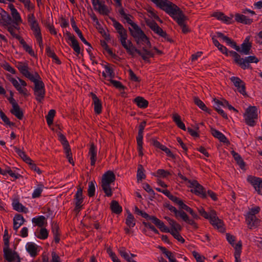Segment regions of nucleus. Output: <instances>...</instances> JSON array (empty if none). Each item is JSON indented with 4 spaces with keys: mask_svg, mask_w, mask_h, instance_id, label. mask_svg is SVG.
I'll list each match as a JSON object with an SVG mask.
<instances>
[{
    "mask_svg": "<svg viewBox=\"0 0 262 262\" xmlns=\"http://www.w3.org/2000/svg\"><path fill=\"white\" fill-rule=\"evenodd\" d=\"M10 112L19 120L23 119L24 117V113L20 109L18 104L13 106L12 108L10 110Z\"/></svg>",
    "mask_w": 262,
    "mask_h": 262,
    "instance_id": "36",
    "label": "nucleus"
},
{
    "mask_svg": "<svg viewBox=\"0 0 262 262\" xmlns=\"http://www.w3.org/2000/svg\"><path fill=\"white\" fill-rule=\"evenodd\" d=\"M170 226L171 228L170 229V231H172L173 232H180L182 230L181 226L176 221H174L173 223L171 224Z\"/></svg>",
    "mask_w": 262,
    "mask_h": 262,
    "instance_id": "60",
    "label": "nucleus"
},
{
    "mask_svg": "<svg viewBox=\"0 0 262 262\" xmlns=\"http://www.w3.org/2000/svg\"><path fill=\"white\" fill-rule=\"evenodd\" d=\"M234 85L237 88V91L243 95H246L245 83L238 77L233 76L230 78Z\"/></svg>",
    "mask_w": 262,
    "mask_h": 262,
    "instance_id": "11",
    "label": "nucleus"
},
{
    "mask_svg": "<svg viewBox=\"0 0 262 262\" xmlns=\"http://www.w3.org/2000/svg\"><path fill=\"white\" fill-rule=\"evenodd\" d=\"M118 12L119 14L121 15L122 17H123L124 19L126 20V22L129 24L132 28L134 25H137L135 23L133 22L130 18V17H132V16L130 14H127L124 10L123 8H121L119 9Z\"/></svg>",
    "mask_w": 262,
    "mask_h": 262,
    "instance_id": "40",
    "label": "nucleus"
},
{
    "mask_svg": "<svg viewBox=\"0 0 262 262\" xmlns=\"http://www.w3.org/2000/svg\"><path fill=\"white\" fill-rule=\"evenodd\" d=\"M231 153L239 167L242 169H245L246 164L242 157L234 150L231 151Z\"/></svg>",
    "mask_w": 262,
    "mask_h": 262,
    "instance_id": "34",
    "label": "nucleus"
},
{
    "mask_svg": "<svg viewBox=\"0 0 262 262\" xmlns=\"http://www.w3.org/2000/svg\"><path fill=\"white\" fill-rule=\"evenodd\" d=\"M25 220L20 214H16L13 218V229L17 231L19 227L22 225Z\"/></svg>",
    "mask_w": 262,
    "mask_h": 262,
    "instance_id": "27",
    "label": "nucleus"
},
{
    "mask_svg": "<svg viewBox=\"0 0 262 262\" xmlns=\"http://www.w3.org/2000/svg\"><path fill=\"white\" fill-rule=\"evenodd\" d=\"M127 216L126 219L125 224L129 227H134L136 225V220L133 215L127 210Z\"/></svg>",
    "mask_w": 262,
    "mask_h": 262,
    "instance_id": "46",
    "label": "nucleus"
},
{
    "mask_svg": "<svg viewBox=\"0 0 262 262\" xmlns=\"http://www.w3.org/2000/svg\"><path fill=\"white\" fill-rule=\"evenodd\" d=\"M245 123L253 127L256 125L255 120L258 118L257 108L255 106H249L244 114Z\"/></svg>",
    "mask_w": 262,
    "mask_h": 262,
    "instance_id": "3",
    "label": "nucleus"
},
{
    "mask_svg": "<svg viewBox=\"0 0 262 262\" xmlns=\"http://www.w3.org/2000/svg\"><path fill=\"white\" fill-rule=\"evenodd\" d=\"M110 82L117 89L120 90H124L126 87L124 86L122 83L119 81L113 79L110 80Z\"/></svg>",
    "mask_w": 262,
    "mask_h": 262,
    "instance_id": "59",
    "label": "nucleus"
},
{
    "mask_svg": "<svg viewBox=\"0 0 262 262\" xmlns=\"http://www.w3.org/2000/svg\"><path fill=\"white\" fill-rule=\"evenodd\" d=\"M10 8L11 9L12 17L15 20V23L17 25V22H20L21 21L20 15L12 4L10 5Z\"/></svg>",
    "mask_w": 262,
    "mask_h": 262,
    "instance_id": "44",
    "label": "nucleus"
},
{
    "mask_svg": "<svg viewBox=\"0 0 262 262\" xmlns=\"http://www.w3.org/2000/svg\"><path fill=\"white\" fill-rule=\"evenodd\" d=\"M32 222L39 227H42L47 223L46 217L43 215L33 218Z\"/></svg>",
    "mask_w": 262,
    "mask_h": 262,
    "instance_id": "41",
    "label": "nucleus"
},
{
    "mask_svg": "<svg viewBox=\"0 0 262 262\" xmlns=\"http://www.w3.org/2000/svg\"><path fill=\"white\" fill-rule=\"evenodd\" d=\"M94 7V9L98 11L100 14L107 15L110 13V11L107 8V7L104 4H102L101 2L99 1V2L97 4V5H95Z\"/></svg>",
    "mask_w": 262,
    "mask_h": 262,
    "instance_id": "30",
    "label": "nucleus"
},
{
    "mask_svg": "<svg viewBox=\"0 0 262 262\" xmlns=\"http://www.w3.org/2000/svg\"><path fill=\"white\" fill-rule=\"evenodd\" d=\"M39 232L38 229L35 232V236L39 239H46L48 238L49 235V231L46 228L40 227Z\"/></svg>",
    "mask_w": 262,
    "mask_h": 262,
    "instance_id": "39",
    "label": "nucleus"
},
{
    "mask_svg": "<svg viewBox=\"0 0 262 262\" xmlns=\"http://www.w3.org/2000/svg\"><path fill=\"white\" fill-rule=\"evenodd\" d=\"M28 21L29 23L31 30L33 32L35 37L41 35L39 24L33 14H30L28 15Z\"/></svg>",
    "mask_w": 262,
    "mask_h": 262,
    "instance_id": "9",
    "label": "nucleus"
},
{
    "mask_svg": "<svg viewBox=\"0 0 262 262\" xmlns=\"http://www.w3.org/2000/svg\"><path fill=\"white\" fill-rule=\"evenodd\" d=\"M0 10L1 15V21H2V23L1 24H3V25L4 26H7L10 25L12 22V18L8 12L2 8L0 9Z\"/></svg>",
    "mask_w": 262,
    "mask_h": 262,
    "instance_id": "21",
    "label": "nucleus"
},
{
    "mask_svg": "<svg viewBox=\"0 0 262 262\" xmlns=\"http://www.w3.org/2000/svg\"><path fill=\"white\" fill-rule=\"evenodd\" d=\"M101 187L106 196L111 197L112 195L113 192L110 185L101 184Z\"/></svg>",
    "mask_w": 262,
    "mask_h": 262,
    "instance_id": "58",
    "label": "nucleus"
},
{
    "mask_svg": "<svg viewBox=\"0 0 262 262\" xmlns=\"http://www.w3.org/2000/svg\"><path fill=\"white\" fill-rule=\"evenodd\" d=\"M12 205L13 209L18 212L27 213L28 211V209L19 203L18 199H13Z\"/></svg>",
    "mask_w": 262,
    "mask_h": 262,
    "instance_id": "26",
    "label": "nucleus"
},
{
    "mask_svg": "<svg viewBox=\"0 0 262 262\" xmlns=\"http://www.w3.org/2000/svg\"><path fill=\"white\" fill-rule=\"evenodd\" d=\"M193 102L202 110L210 114L211 110L207 108L205 103L199 97H194Z\"/></svg>",
    "mask_w": 262,
    "mask_h": 262,
    "instance_id": "38",
    "label": "nucleus"
},
{
    "mask_svg": "<svg viewBox=\"0 0 262 262\" xmlns=\"http://www.w3.org/2000/svg\"><path fill=\"white\" fill-rule=\"evenodd\" d=\"M234 17L236 21L245 25H250L253 22V19L239 13H235Z\"/></svg>",
    "mask_w": 262,
    "mask_h": 262,
    "instance_id": "19",
    "label": "nucleus"
},
{
    "mask_svg": "<svg viewBox=\"0 0 262 262\" xmlns=\"http://www.w3.org/2000/svg\"><path fill=\"white\" fill-rule=\"evenodd\" d=\"M180 232H173L172 231H170V233L173 236V237L177 239L179 242L181 243H184L185 242V239L180 234Z\"/></svg>",
    "mask_w": 262,
    "mask_h": 262,
    "instance_id": "61",
    "label": "nucleus"
},
{
    "mask_svg": "<svg viewBox=\"0 0 262 262\" xmlns=\"http://www.w3.org/2000/svg\"><path fill=\"white\" fill-rule=\"evenodd\" d=\"M135 103L139 107L141 108H145L148 106V102L143 97L138 96L136 97L134 100Z\"/></svg>",
    "mask_w": 262,
    "mask_h": 262,
    "instance_id": "32",
    "label": "nucleus"
},
{
    "mask_svg": "<svg viewBox=\"0 0 262 262\" xmlns=\"http://www.w3.org/2000/svg\"><path fill=\"white\" fill-rule=\"evenodd\" d=\"M71 26L73 29V30L75 31V32L77 34L78 36L81 39V40L85 44L89 45V42L86 41L85 38L83 37V34L80 31V30L76 26V22L74 19V17L73 16L71 18Z\"/></svg>",
    "mask_w": 262,
    "mask_h": 262,
    "instance_id": "23",
    "label": "nucleus"
},
{
    "mask_svg": "<svg viewBox=\"0 0 262 262\" xmlns=\"http://www.w3.org/2000/svg\"><path fill=\"white\" fill-rule=\"evenodd\" d=\"M0 117L4 122L10 127L15 126V123L11 122L6 114L1 110L0 111Z\"/></svg>",
    "mask_w": 262,
    "mask_h": 262,
    "instance_id": "53",
    "label": "nucleus"
},
{
    "mask_svg": "<svg viewBox=\"0 0 262 262\" xmlns=\"http://www.w3.org/2000/svg\"><path fill=\"white\" fill-rule=\"evenodd\" d=\"M115 180L116 176L113 171L108 170L102 175L101 184L111 185Z\"/></svg>",
    "mask_w": 262,
    "mask_h": 262,
    "instance_id": "16",
    "label": "nucleus"
},
{
    "mask_svg": "<svg viewBox=\"0 0 262 262\" xmlns=\"http://www.w3.org/2000/svg\"><path fill=\"white\" fill-rule=\"evenodd\" d=\"M110 18L113 21V26L117 30L118 33L125 30L123 26L119 22L117 21L115 18L114 17H110Z\"/></svg>",
    "mask_w": 262,
    "mask_h": 262,
    "instance_id": "52",
    "label": "nucleus"
},
{
    "mask_svg": "<svg viewBox=\"0 0 262 262\" xmlns=\"http://www.w3.org/2000/svg\"><path fill=\"white\" fill-rule=\"evenodd\" d=\"M26 250L33 257H35L37 255V246L33 243H28L27 244Z\"/></svg>",
    "mask_w": 262,
    "mask_h": 262,
    "instance_id": "35",
    "label": "nucleus"
},
{
    "mask_svg": "<svg viewBox=\"0 0 262 262\" xmlns=\"http://www.w3.org/2000/svg\"><path fill=\"white\" fill-rule=\"evenodd\" d=\"M198 211L200 214L206 219H208L209 221L212 219V216L215 215L216 211L214 210H211L210 214L208 213L203 208L198 209Z\"/></svg>",
    "mask_w": 262,
    "mask_h": 262,
    "instance_id": "43",
    "label": "nucleus"
},
{
    "mask_svg": "<svg viewBox=\"0 0 262 262\" xmlns=\"http://www.w3.org/2000/svg\"><path fill=\"white\" fill-rule=\"evenodd\" d=\"M83 189L80 185L77 187V192L74 195V200H75V210H79L81 207V204L83 201Z\"/></svg>",
    "mask_w": 262,
    "mask_h": 262,
    "instance_id": "13",
    "label": "nucleus"
},
{
    "mask_svg": "<svg viewBox=\"0 0 262 262\" xmlns=\"http://www.w3.org/2000/svg\"><path fill=\"white\" fill-rule=\"evenodd\" d=\"M143 188L145 190H146L148 193L152 195V198H154V195H155V191L150 187V186L148 183H145L144 184Z\"/></svg>",
    "mask_w": 262,
    "mask_h": 262,
    "instance_id": "64",
    "label": "nucleus"
},
{
    "mask_svg": "<svg viewBox=\"0 0 262 262\" xmlns=\"http://www.w3.org/2000/svg\"><path fill=\"white\" fill-rule=\"evenodd\" d=\"M89 155L90 157L91 165L94 166L97 160V149L93 143L91 144L89 151Z\"/></svg>",
    "mask_w": 262,
    "mask_h": 262,
    "instance_id": "20",
    "label": "nucleus"
},
{
    "mask_svg": "<svg viewBox=\"0 0 262 262\" xmlns=\"http://www.w3.org/2000/svg\"><path fill=\"white\" fill-rule=\"evenodd\" d=\"M178 220L181 219L183 221L186 223L189 220V217L188 215L183 210H180L178 212L177 216H175Z\"/></svg>",
    "mask_w": 262,
    "mask_h": 262,
    "instance_id": "54",
    "label": "nucleus"
},
{
    "mask_svg": "<svg viewBox=\"0 0 262 262\" xmlns=\"http://www.w3.org/2000/svg\"><path fill=\"white\" fill-rule=\"evenodd\" d=\"M212 16L216 18L219 20H222L227 24H231L233 23L231 17L225 15L222 12H215L213 14Z\"/></svg>",
    "mask_w": 262,
    "mask_h": 262,
    "instance_id": "28",
    "label": "nucleus"
},
{
    "mask_svg": "<svg viewBox=\"0 0 262 262\" xmlns=\"http://www.w3.org/2000/svg\"><path fill=\"white\" fill-rule=\"evenodd\" d=\"M95 182L91 181L89 183L88 194L89 197H93L95 194Z\"/></svg>",
    "mask_w": 262,
    "mask_h": 262,
    "instance_id": "57",
    "label": "nucleus"
},
{
    "mask_svg": "<svg viewBox=\"0 0 262 262\" xmlns=\"http://www.w3.org/2000/svg\"><path fill=\"white\" fill-rule=\"evenodd\" d=\"M229 53L230 55L234 58V62L243 70L251 69L249 63H257L259 61V59L255 56H249L243 58L235 51H230Z\"/></svg>",
    "mask_w": 262,
    "mask_h": 262,
    "instance_id": "2",
    "label": "nucleus"
},
{
    "mask_svg": "<svg viewBox=\"0 0 262 262\" xmlns=\"http://www.w3.org/2000/svg\"><path fill=\"white\" fill-rule=\"evenodd\" d=\"M58 140L60 142L62 146H66L69 144L68 141L67 140L66 136L62 134L59 133L58 134Z\"/></svg>",
    "mask_w": 262,
    "mask_h": 262,
    "instance_id": "62",
    "label": "nucleus"
},
{
    "mask_svg": "<svg viewBox=\"0 0 262 262\" xmlns=\"http://www.w3.org/2000/svg\"><path fill=\"white\" fill-rule=\"evenodd\" d=\"M210 132L212 135L214 137L218 139L220 142L224 143L229 144V141L226 137V136L219 130L216 129L214 128L211 127Z\"/></svg>",
    "mask_w": 262,
    "mask_h": 262,
    "instance_id": "18",
    "label": "nucleus"
},
{
    "mask_svg": "<svg viewBox=\"0 0 262 262\" xmlns=\"http://www.w3.org/2000/svg\"><path fill=\"white\" fill-rule=\"evenodd\" d=\"M151 1L172 17L181 27L183 33L186 34L190 31L185 23V21L188 19L187 17L176 5L168 0H151Z\"/></svg>",
    "mask_w": 262,
    "mask_h": 262,
    "instance_id": "1",
    "label": "nucleus"
},
{
    "mask_svg": "<svg viewBox=\"0 0 262 262\" xmlns=\"http://www.w3.org/2000/svg\"><path fill=\"white\" fill-rule=\"evenodd\" d=\"M142 51L143 52L137 49L136 47H133L132 50L133 53L132 54L129 55L134 56L135 52H136L142 57L143 60L148 63H150V61L149 60V57H154L155 56V54L152 52V51L147 50L145 47H143Z\"/></svg>",
    "mask_w": 262,
    "mask_h": 262,
    "instance_id": "7",
    "label": "nucleus"
},
{
    "mask_svg": "<svg viewBox=\"0 0 262 262\" xmlns=\"http://www.w3.org/2000/svg\"><path fill=\"white\" fill-rule=\"evenodd\" d=\"M154 222H152L161 231L165 233H169L170 229L166 226L164 223L160 220L158 219L157 217H153Z\"/></svg>",
    "mask_w": 262,
    "mask_h": 262,
    "instance_id": "29",
    "label": "nucleus"
},
{
    "mask_svg": "<svg viewBox=\"0 0 262 262\" xmlns=\"http://www.w3.org/2000/svg\"><path fill=\"white\" fill-rule=\"evenodd\" d=\"M128 72L130 80L135 82H140L141 81L140 79L136 76L132 69H129Z\"/></svg>",
    "mask_w": 262,
    "mask_h": 262,
    "instance_id": "63",
    "label": "nucleus"
},
{
    "mask_svg": "<svg viewBox=\"0 0 262 262\" xmlns=\"http://www.w3.org/2000/svg\"><path fill=\"white\" fill-rule=\"evenodd\" d=\"M4 258L8 262L14 261L13 251L10 248L9 246H5L3 248Z\"/></svg>",
    "mask_w": 262,
    "mask_h": 262,
    "instance_id": "25",
    "label": "nucleus"
},
{
    "mask_svg": "<svg viewBox=\"0 0 262 262\" xmlns=\"http://www.w3.org/2000/svg\"><path fill=\"white\" fill-rule=\"evenodd\" d=\"M93 102L94 104V112L96 114H100L102 112V103L101 101L98 97L93 93H91Z\"/></svg>",
    "mask_w": 262,
    "mask_h": 262,
    "instance_id": "17",
    "label": "nucleus"
},
{
    "mask_svg": "<svg viewBox=\"0 0 262 262\" xmlns=\"http://www.w3.org/2000/svg\"><path fill=\"white\" fill-rule=\"evenodd\" d=\"M250 36H248L246 37L243 42L241 44V47H239L238 52L244 54L245 55H248L250 53V50L252 48V42L250 41Z\"/></svg>",
    "mask_w": 262,
    "mask_h": 262,
    "instance_id": "12",
    "label": "nucleus"
},
{
    "mask_svg": "<svg viewBox=\"0 0 262 262\" xmlns=\"http://www.w3.org/2000/svg\"><path fill=\"white\" fill-rule=\"evenodd\" d=\"M70 41H71V43L69 44L70 46L73 48L77 54H79L80 53V48L77 40L75 38Z\"/></svg>",
    "mask_w": 262,
    "mask_h": 262,
    "instance_id": "49",
    "label": "nucleus"
},
{
    "mask_svg": "<svg viewBox=\"0 0 262 262\" xmlns=\"http://www.w3.org/2000/svg\"><path fill=\"white\" fill-rule=\"evenodd\" d=\"M210 223L212 226L216 227L218 229H220L221 231H222L225 229L223 228L224 223L223 221L217 217L216 212L215 215H213L210 221Z\"/></svg>",
    "mask_w": 262,
    "mask_h": 262,
    "instance_id": "24",
    "label": "nucleus"
},
{
    "mask_svg": "<svg viewBox=\"0 0 262 262\" xmlns=\"http://www.w3.org/2000/svg\"><path fill=\"white\" fill-rule=\"evenodd\" d=\"M43 185L42 184H38L37 187L34 190L32 197L33 199L39 198L41 195V193L43 190Z\"/></svg>",
    "mask_w": 262,
    "mask_h": 262,
    "instance_id": "55",
    "label": "nucleus"
},
{
    "mask_svg": "<svg viewBox=\"0 0 262 262\" xmlns=\"http://www.w3.org/2000/svg\"><path fill=\"white\" fill-rule=\"evenodd\" d=\"M145 23L146 25L155 33L164 38L165 40L168 42L171 43L173 42V39L169 36L166 31H164L161 27H160L155 20L146 19Z\"/></svg>",
    "mask_w": 262,
    "mask_h": 262,
    "instance_id": "4",
    "label": "nucleus"
},
{
    "mask_svg": "<svg viewBox=\"0 0 262 262\" xmlns=\"http://www.w3.org/2000/svg\"><path fill=\"white\" fill-rule=\"evenodd\" d=\"M216 37L222 38L226 43L232 47L236 51L238 52L239 50V46H237L236 43L229 37L225 36L223 33L220 32H216Z\"/></svg>",
    "mask_w": 262,
    "mask_h": 262,
    "instance_id": "15",
    "label": "nucleus"
},
{
    "mask_svg": "<svg viewBox=\"0 0 262 262\" xmlns=\"http://www.w3.org/2000/svg\"><path fill=\"white\" fill-rule=\"evenodd\" d=\"M128 31L130 35L135 39L137 45H140V41L141 40H143V38H146L145 37H146L144 32L137 24L134 25L133 28L129 27Z\"/></svg>",
    "mask_w": 262,
    "mask_h": 262,
    "instance_id": "6",
    "label": "nucleus"
},
{
    "mask_svg": "<svg viewBox=\"0 0 262 262\" xmlns=\"http://www.w3.org/2000/svg\"><path fill=\"white\" fill-rule=\"evenodd\" d=\"M246 221L250 228L256 227L260 222V220L256 218L255 215H252L248 214L246 216Z\"/></svg>",
    "mask_w": 262,
    "mask_h": 262,
    "instance_id": "22",
    "label": "nucleus"
},
{
    "mask_svg": "<svg viewBox=\"0 0 262 262\" xmlns=\"http://www.w3.org/2000/svg\"><path fill=\"white\" fill-rule=\"evenodd\" d=\"M172 121L176 123L177 126L180 129L186 130V128L184 123L182 121L181 116L177 113H173L172 115Z\"/></svg>",
    "mask_w": 262,
    "mask_h": 262,
    "instance_id": "31",
    "label": "nucleus"
},
{
    "mask_svg": "<svg viewBox=\"0 0 262 262\" xmlns=\"http://www.w3.org/2000/svg\"><path fill=\"white\" fill-rule=\"evenodd\" d=\"M56 112L54 110H51L49 111L48 115L46 116V120L48 125L50 126L53 124V119L55 115Z\"/></svg>",
    "mask_w": 262,
    "mask_h": 262,
    "instance_id": "50",
    "label": "nucleus"
},
{
    "mask_svg": "<svg viewBox=\"0 0 262 262\" xmlns=\"http://www.w3.org/2000/svg\"><path fill=\"white\" fill-rule=\"evenodd\" d=\"M15 152L26 162L30 163L32 160L27 156L25 152L16 146H14Z\"/></svg>",
    "mask_w": 262,
    "mask_h": 262,
    "instance_id": "42",
    "label": "nucleus"
},
{
    "mask_svg": "<svg viewBox=\"0 0 262 262\" xmlns=\"http://www.w3.org/2000/svg\"><path fill=\"white\" fill-rule=\"evenodd\" d=\"M190 184L191 192L195 195L199 196L202 199L207 198V193L205 188L200 184L196 180L189 181Z\"/></svg>",
    "mask_w": 262,
    "mask_h": 262,
    "instance_id": "5",
    "label": "nucleus"
},
{
    "mask_svg": "<svg viewBox=\"0 0 262 262\" xmlns=\"http://www.w3.org/2000/svg\"><path fill=\"white\" fill-rule=\"evenodd\" d=\"M110 208L112 211L116 214H119L122 211V207L119 205V203L115 200H113L111 202Z\"/></svg>",
    "mask_w": 262,
    "mask_h": 262,
    "instance_id": "37",
    "label": "nucleus"
},
{
    "mask_svg": "<svg viewBox=\"0 0 262 262\" xmlns=\"http://www.w3.org/2000/svg\"><path fill=\"white\" fill-rule=\"evenodd\" d=\"M144 169L143 167V166L141 164L138 165V170H137V180H142L143 179H145V174L144 173Z\"/></svg>",
    "mask_w": 262,
    "mask_h": 262,
    "instance_id": "56",
    "label": "nucleus"
},
{
    "mask_svg": "<svg viewBox=\"0 0 262 262\" xmlns=\"http://www.w3.org/2000/svg\"><path fill=\"white\" fill-rule=\"evenodd\" d=\"M153 175L155 177L166 178L168 176L171 175L170 173L163 169H159L157 170L156 174L154 173Z\"/></svg>",
    "mask_w": 262,
    "mask_h": 262,
    "instance_id": "51",
    "label": "nucleus"
},
{
    "mask_svg": "<svg viewBox=\"0 0 262 262\" xmlns=\"http://www.w3.org/2000/svg\"><path fill=\"white\" fill-rule=\"evenodd\" d=\"M118 34H119L120 37V41L121 42L122 46L123 47L124 49H126L127 52L129 54H132V48L135 47L133 46L131 41L128 40L127 42H126V40L127 38V33L126 30L120 32L118 33Z\"/></svg>",
    "mask_w": 262,
    "mask_h": 262,
    "instance_id": "8",
    "label": "nucleus"
},
{
    "mask_svg": "<svg viewBox=\"0 0 262 262\" xmlns=\"http://www.w3.org/2000/svg\"><path fill=\"white\" fill-rule=\"evenodd\" d=\"M52 232L54 235V238L55 242L57 243H59L60 241V234L59 232V228L58 225L56 223H53L52 224Z\"/></svg>",
    "mask_w": 262,
    "mask_h": 262,
    "instance_id": "33",
    "label": "nucleus"
},
{
    "mask_svg": "<svg viewBox=\"0 0 262 262\" xmlns=\"http://www.w3.org/2000/svg\"><path fill=\"white\" fill-rule=\"evenodd\" d=\"M247 181L253 186L258 194L262 195V179L253 176H248Z\"/></svg>",
    "mask_w": 262,
    "mask_h": 262,
    "instance_id": "10",
    "label": "nucleus"
},
{
    "mask_svg": "<svg viewBox=\"0 0 262 262\" xmlns=\"http://www.w3.org/2000/svg\"><path fill=\"white\" fill-rule=\"evenodd\" d=\"M34 94L36 97V100L38 102H41L45 97L46 91L45 90L34 91Z\"/></svg>",
    "mask_w": 262,
    "mask_h": 262,
    "instance_id": "48",
    "label": "nucleus"
},
{
    "mask_svg": "<svg viewBox=\"0 0 262 262\" xmlns=\"http://www.w3.org/2000/svg\"><path fill=\"white\" fill-rule=\"evenodd\" d=\"M120 255L123 257L127 262L136 261L129 257L128 253L126 251V249L124 247H121L118 250Z\"/></svg>",
    "mask_w": 262,
    "mask_h": 262,
    "instance_id": "47",
    "label": "nucleus"
},
{
    "mask_svg": "<svg viewBox=\"0 0 262 262\" xmlns=\"http://www.w3.org/2000/svg\"><path fill=\"white\" fill-rule=\"evenodd\" d=\"M16 67L18 69L20 73L23 74L26 78H28L30 80H31L34 78L33 74L30 73L28 71V66L27 63L23 64V62H19L16 66Z\"/></svg>",
    "mask_w": 262,
    "mask_h": 262,
    "instance_id": "14",
    "label": "nucleus"
},
{
    "mask_svg": "<svg viewBox=\"0 0 262 262\" xmlns=\"http://www.w3.org/2000/svg\"><path fill=\"white\" fill-rule=\"evenodd\" d=\"M31 81L34 83V91L45 90V84L41 80L34 78Z\"/></svg>",
    "mask_w": 262,
    "mask_h": 262,
    "instance_id": "45",
    "label": "nucleus"
}]
</instances>
